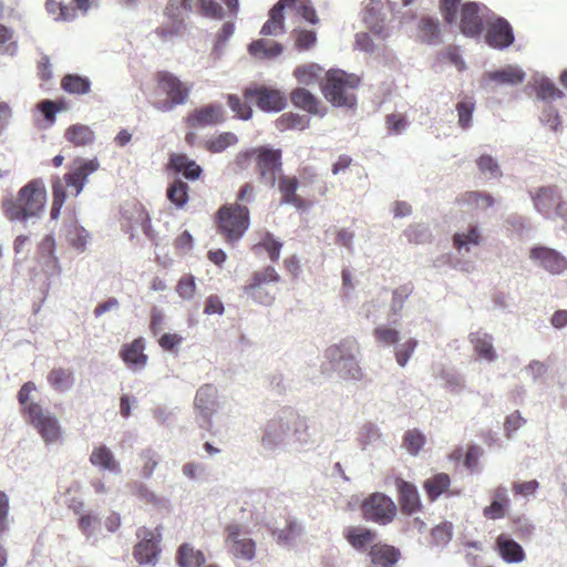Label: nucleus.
<instances>
[{
  "mask_svg": "<svg viewBox=\"0 0 567 567\" xmlns=\"http://www.w3.org/2000/svg\"><path fill=\"white\" fill-rule=\"evenodd\" d=\"M37 385L25 382L17 394L20 411L25 422L41 436L45 444H54L62 439L63 430L55 414L32 399Z\"/></svg>",
  "mask_w": 567,
  "mask_h": 567,
  "instance_id": "f257e3e1",
  "label": "nucleus"
},
{
  "mask_svg": "<svg viewBox=\"0 0 567 567\" xmlns=\"http://www.w3.org/2000/svg\"><path fill=\"white\" fill-rule=\"evenodd\" d=\"M96 159L76 161L75 166L63 177L52 178L51 219H58L68 196L76 197L86 184L89 175L99 169Z\"/></svg>",
  "mask_w": 567,
  "mask_h": 567,
  "instance_id": "f03ea898",
  "label": "nucleus"
},
{
  "mask_svg": "<svg viewBox=\"0 0 567 567\" xmlns=\"http://www.w3.org/2000/svg\"><path fill=\"white\" fill-rule=\"evenodd\" d=\"M45 203L47 189L44 183L37 178L21 187L16 198L4 200L2 209L9 220L27 221L39 217Z\"/></svg>",
  "mask_w": 567,
  "mask_h": 567,
  "instance_id": "7ed1b4c3",
  "label": "nucleus"
},
{
  "mask_svg": "<svg viewBox=\"0 0 567 567\" xmlns=\"http://www.w3.org/2000/svg\"><path fill=\"white\" fill-rule=\"evenodd\" d=\"M153 106L162 112L172 111L177 105L185 104L192 91V84L183 82L169 71L154 73Z\"/></svg>",
  "mask_w": 567,
  "mask_h": 567,
  "instance_id": "20e7f679",
  "label": "nucleus"
},
{
  "mask_svg": "<svg viewBox=\"0 0 567 567\" xmlns=\"http://www.w3.org/2000/svg\"><path fill=\"white\" fill-rule=\"evenodd\" d=\"M361 79L342 70H329L321 86L324 99L336 107L353 109L357 104L355 91Z\"/></svg>",
  "mask_w": 567,
  "mask_h": 567,
  "instance_id": "39448f33",
  "label": "nucleus"
},
{
  "mask_svg": "<svg viewBox=\"0 0 567 567\" xmlns=\"http://www.w3.org/2000/svg\"><path fill=\"white\" fill-rule=\"evenodd\" d=\"M217 233L228 244L238 241L250 226V210L241 204H224L216 212Z\"/></svg>",
  "mask_w": 567,
  "mask_h": 567,
  "instance_id": "423d86ee",
  "label": "nucleus"
},
{
  "mask_svg": "<svg viewBox=\"0 0 567 567\" xmlns=\"http://www.w3.org/2000/svg\"><path fill=\"white\" fill-rule=\"evenodd\" d=\"M280 281L281 276L275 267L266 266L262 269L252 271L241 289L252 301L262 306H270L276 300V285Z\"/></svg>",
  "mask_w": 567,
  "mask_h": 567,
  "instance_id": "0eeeda50",
  "label": "nucleus"
},
{
  "mask_svg": "<svg viewBox=\"0 0 567 567\" xmlns=\"http://www.w3.org/2000/svg\"><path fill=\"white\" fill-rule=\"evenodd\" d=\"M355 340L344 339L338 344H332L327 348L324 355L327 360L339 370L344 379L360 381L364 378V372L355 360Z\"/></svg>",
  "mask_w": 567,
  "mask_h": 567,
  "instance_id": "6e6552de",
  "label": "nucleus"
},
{
  "mask_svg": "<svg viewBox=\"0 0 567 567\" xmlns=\"http://www.w3.org/2000/svg\"><path fill=\"white\" fill-rule=\"evenodd\" d=\"M225 547L227 551L236 559L250 561L256 555V542L244 530L239 524H228L225 526Z\"/></svg>",
  "mask_w": 567,
  "mask_h": 567,
  "instance_id": "1a4fd4ad",
  "label": "nucleus"
},
{
  "mask_svg": "<svg viewBox=\"0 0 567 567\" xmlns=\"http://www.w3.org/2000/svg\"><path fill=\"white\" fill-rule=\"evenodd\" d=\"M256 171L261 183L274 187L277 175L282 169V152L279 148L258 146L256 150Z\"/></svg>",
  "mask_w": 567,
  "mask_h": 567,
  "instance_id": "9d476101",
  "label": "nucleus"
},
{
  "mask_svg": "<svg viewBox=\"0 0 567 567\" xmlns=\"http://www.w3.org/2000/svg\"><path fill=\"white\" fill-rule=\"evenodd\" d=\"M361 512L367 520L386 525L396 515V505L383 493H372L361 504Z\"/></svg>",
  "mask_w": 567,
  "mask_h": 567,
  "instance_id": "9b49d317",
  "label": "nucleus"
},
{
  "mask_svg": "<svg viewBox=\"0 0 567 567\" xmlns=\"http://www.w3.org/2000/svg\"><path fill=\"white\" fill-rule=\"evenodd\" d=\"M243 95L247 102L255 103L265 112H279L286 106V96L281 91L264 85L249 86Z\"/></svg>",
  "mask_w": 567,
  "mask_h": 567,
  "instance_id": "f8f14e48",
  "label": "nucleus"
},
{
  "mask_svg": "<svg viewBox=\"0 0 567 567\" xmlns=\"http://www.w3.org/2000/svg\"><path fill=\"white\" fill-rule=\"evenodd\" d=\"M140 542L133 548V556L140 565H155L157 556L161 551L158 539H156L154 532L142 527L136 533Z\"/></svg>",
  "mask_w": 567,
  "mask_h": 567,
  "instance_id": "ddd939ff",
  "label": "nucleus"
},
{
  "mask_svg": "<svg viewBox=\"0 0 567 567\" xmlns=\"http://www.w3.org/2000/svg\"><path fill=\"white\" fill-rule=\"evenodd\" d=\"M529 258L554 275L561 274L567 269V259L555 249L545 246L532 248Z\"/></svg>",
  "mask_w": 567,
  "mask_h": 567,
  "instance_id": "4468645a",
  "label": "nucleus"
},
{
  "mask_svg": "<svg viewBox=\"0 0 567 567\" xmlns=\"http://www.w3.org/2000/svg\"><path fill=\"white\" fill-rule=\"evenodd\" d=\"M144 351L145 340L143 337H138L132 342L122 346L120 358L128 369L133 371L142 370L148 362V355Z\"/></svg>",
  "mask_w": 567,
  "mask_h": 567,
  "instance_id": "2eb2a0df",
  "label": "nucleus"
},
{
  "mask_svg": "<svg viewBox=\"0 0 567 567\" xmlns=\"http://www.w3.org/2000/svg\"><path fill=\"white\" fill-rule=\"evenodd\" d=\"M276 183L280 193V204L291 205L297 209H306L309 206L308 202L297 194L299 181L296 176L280 175Z\"/></svg>",
  "mask_w": 567,
  "mask_h": 567,
  "instance_id": "dca6fc26",
  "label": "nucleus"
},
{
  "mask_svg": "<svg viewBox=\"0 0 567 567\" xmlns=\"http://www.w3.org/2000/svg\"><path fill=\"white\" fill-rule=\"evenodd\" d=\"M394 484L398 489V499L402 513L412 515L419 512L421 509V499L416 486L402 477H396Z\"/></svg>",
  "mask_w": 567,
  "mask_h": 567,
  "instance_id": "f3484780",
  "label": "nucleus"
},
{
  "mask_svg": "<svg viewBox=\"0 0 567 567\" xmlns=\"http://www.w3.org/2000/svg\"><path fill=\"white\" fill-rule=\"evenodd\" d=\"M290 101L296 107L319 117H323L328 113L327 106H324L315 94L305 87H297L292 90L290 93Z\"/></svg>",
  "mask_w": 567,
  "mask_h": 567,
  "instance_id": "a211bd4d",
  "label": "nucleus"
},
{
  "mask_svg": "<svg viewBox=\"0 0 567 567\" xmlns=\"http://www.w3.org/2000/svg\"><path fill=\"white\" fill-rule=\"evenodd\" d=\"M224 110L221 105L208 104L194 110L187 117L190 127H204L224 122Z\"/></svg>",
  "mask_w": 567,
  "mask_h": 567,
  "instance_id": "6ab92c4d",
  "label": "nucleus"
},
{
  "mask_svg": "<svg viewBox=\"0 0 567 567\" xmlns=\"http://www.w3.org/2000/svg\"><path fill=\"white\" fill-rule=\"evenodd\" d=\"M460 29L467 37H476L483 30L480 7L475 2H466L461 8Z\"/></svg>",
  "mask_w": 567,
  "mask_h": 567,
  "instance_id": "aec40b11",
  "label": "nucleus"
},
{
  "mask_svg": "<svg viewBox=\"0 0 567 567\" xmlns=\"http://www.w3.org/2000/svg\"><path fill=\"white\" fill-rule=\"evenodd\" d=\"M217 390L212 384L202 385L196 393L194 405L198 411L200 416L207 422L208 425L212 424V416L216 411L217 406Z\"/></svg>",
  "mask_w": 567,
  "mask_h": 567,
  "instance_id": "412c9836",
  "label": "nucleus"
},
{
  "mask_svg": "<svg viewBox=\"0 0 567 567\" xmlns=\"http://www.w3.org/2000/svg\"><path fill=\"white\" fill-rule=\"evenodd\" d=\"M485 39L492 48L504 49L514 42V34L506 20L497 19L488 27Z\"/></svg>",
  "mask_w": 567,
  "mask_h": 567,
  "instance_id": "4be33fe9",
  "label": "nucleus"
},
{
  "mask_svg": "<svg viewBox=\"0 0 567 567\" xmlns=\"http://www.w3.org/2000/svg\"><path fill=\"white\" fill-rule=\"evenodd\" d=\"M451 477L446 473H437L423 483V488L430 502H435L440 496H455L458 492L451 489Z\"/></svg>",
  "mask_w": 567,
  "mask_h": 567,
  "instance_id": "5701e85b",
  "label": "nucleus"
},
{
  "mask_svg": "<svg viewBox=\"0 0 567 567\" xmlns=\"http://www.w3.org/2000/svg\"><path fill=\"white\" fill-rule=\"evenodd\" d=\"M182 9L190 10V3L183 4V0L171 1L165 8V14L173 20L172 27H159L156 29V34L162 39L179 34L183 29V19L179 18Z\"/></svg>",
  "mask_w": 567,
  "mask_h": 567,
  "instance_id": "b1692460",
  "label": "nucleus"
},
{
  "mask_svg": "<svg viewBox=\"0 0 567 567\" xmlns=\"http://www.w3.org/2000/svg\"><path fill=\"white\" fill-rule=\"evenodd\" d=\"M168 167L176 173L183 174L189 181L198 179L203 173L202 167L194 159L182 153H172L169 155Z\"/></svg>",
  "mask_w": 567,
  "mask_h": 567,
  "instance_id": "393cba45",
  "label": "nucleus"
},
{
  "mask_svg": "<svg viewBox=\"0 0 567 567\" xmlns=\"http://www.w3.org/2000/svg\"><path fill=\"white\" fill-rule=\"evenodd\" d=\"M495 546L499 556L508 564L522 563L526 557L523 547L505 534L497 536Z\"/></svg>",
  "mask_w": 567,
  "mask_h": 567,
  "instance_id": "a878e982",
  "label": "nucleus"
},
{
  "mask_svg": "<svg viewBox=\"0 0 567 567\" xmlns=\"http://www.w3.org/2000/svg\"><path fill=\"white\" fill-rule=\"evenodd\" d=\"M227 8L230 17H236L239 10L238 0H220ZM200 13L207 18L221 20L225 17L223 7L215 0H198Z\"/></svg>",
  "mask_w": 567,
  "mask_h": 567,
  "instance_id": "bb28decb",
  "label": "nucleus"
},
{
  "mask_svg": "<svg viewBox=\"0 0 567 567\" xmlns=\"http://www.w3.org/2000/svg\"><path fill=\"white\" fill-rule=\"evenodd\" d=\"M369 556L375 566L392 567L400 559V550L394 546L377 543L370 547Z\"/></svg>",
  "mask_w": 567,
  "mask_h": 567,
  "instance_id": "cd10ccee",
  "label": "nucleus"
},
{
  "mask_svg": "<svg viewBox=\"0 0 567 567\" xmlns=\"http://www.w3.org/2000/svg\"><path fill=\"white\" fill-rule=\"evenodd\" d=\"M559 200L560 195L557 190V187H542L534 197V205L539 213L549 217L550 213L556 208Z\"/></svg>",
  "mask_w": 567,
  "mask_h": 567,
  "instance_id": "c85d7f7f",
  "label": "nucleus"
},
{
  "mask_svg": "<svg viewBox=\"0 0 567 567\" xmlns=\"http://www.w3.org/2000/svg\"><path fill=\"white\" fill-rule=\"evenodd\" d=\"M470 341L480 358L489 362L496 360L497 354L493 347V337L491 334L483 331L472 332Z\"/></svg>",
  "mask_w": 567,
  "mask_h": 567,
  "instance_id": "c756f323",
  "label": "nucleus"
},
{
  "mask_svg": "<svg viewBox=\"0 0 567 567\" xmlns=\"http://www.w3.org/2000/svg\"><path fill=\"white\" fill-rule=\"evenodd\" d=\"M176 561L179 567H202L206 558L202 550L195 549L194 546L185 543L177 549Z\"/></svg>",
  "mask_w": 567,
  "mask_h": 567,
  "instance_id": "7c9ffc66",
  "label": "nucleus"
},
{
  "mask_svg": "<svg viewBox=\"0 0 567 567\" xmlns=\"http://www.w3.org/2000/svg\"><path fill=\"white\" fill-rule=\"evenodd\" d=\"M348 543L357 550H363L377 539V533L364 527H348L344 530Z\"/></svg>",
  "mask_w": 567,
  "mask_h": 567,
  "instance_id": "2f4dec72",
  "label": "nucleus"
},
{
  "mask_svg": "<svg viewBox=\"0 0 567 567\" xmlns=\"http://www.w3.org/2000/svg\"><path fill=\"white\" fill-rule=\"evenodd\" d=\"M456 203L460 205H466L474 209H487L495 204L494 197L480 190H468L461 194L456 198Z\"/></svg>",
  "mask_w": 567,
  "mask_h": 567,
  "instance_id": "473e14b6",
  "label": "nucleus"
},
{
  "mask_svg": "<svg viewBox=\"0 0 567 567\" xmlns=\"http://www.w3.org/2000/svg\"><path fill=\"white\" fill-rule=\"evenodd\" d=\"M90 463L103 470L114 473L120 472V465L116 462L112 451L105 445L95 446L90 455Z\"/></svg>",
  "mask_w": 567,
  "mask_h": 567,
  "instance_id": "72a5a7b5",
  "label": "nucleus"
},
{
  "mask_svg": "<svg viewBox=\"0 0 567 567\" xmlns=\"http://www.w3.org/2000/svg\"><path fill=\"white\" fill-rule=\"evenodd\" d=\"M61 89L72 95H84L91 91V81L79 74H65L61 79Z\"/></svg>",
  "mask_w": 567,
  "mask_h": 567,
  "instance_id": "f704fd0d",
  "label": "nucleus"
},
{
  "mask_svg": "<svg viewBox=\"0 0 567 567\" xmlns=\"http://www.w3.org/2000/svg\"><path fill=\"white\" fill-rule=\"evenodd\" d=\"M284 48L278 42H268L264 39L252 41L248 47V52L256 58L270 59L280 55Z\"/></svg>",
  "mask_w": 567,
  "mask_h": 567,
  "instance_id": "c9c22d12",
  "label": "nucleus"
},
{
  "mask_svg": "<svg viewBox=\"0 0 567 567\" xmlns=\"http://www.w3.org/2000/svg\"><path fill=\"white\" fill-rule=\"evenodd\" d=\"M310 118L306 115H300L293 112H287L281 114L276 120V127L279 131H288V130H299L303 131L309 128Z\"/></svg>",
  "mask_w": 567,
  "mask_h": 567,
  "instance_id": "e433bc0d",
  "label": "nucleus"
},
{
  "mask_svg": "<svg viewBox=\"0 0 567 567\" xmlns=\"http://www.w3.org/2000/svg\"><path fill=\"white\" fill-rule=\"evenodd\" d=\"M64 136L74 146H86L94 141V132L83 124L71 125L66 128Z\"/></svg>",
  "mask_w": 567,
  "mask_h": 567,
  "instance_id": "4c0bfd02",
  "label": "nucleus"
},
{
  "mask_svg": "<svg viewBox=\"0 0 567 567\" xmlns=\"http://www.w3.org/2000/svg\"><path fill=\"white\" fill-rule=\"evenodd\" d=\"M64 231L70 246L80 251L85 249L90 235L82 226L76 221H71L65 225Z\"/></svg>",
  "mask_w": 567,
  "mask_h": 567,
  "instance_id": "58836bf2",
  "label": "nucleus"
},
{
  "mask_svg": "<svg viewBox=\"0 0 567 567\" xmlns=\"http://www.w3.org/2000/svg\"><path fill=\"white\" fill-rule=\"evenodd\" d=\"M48 383L59 392L69 390L73 384V372L65 368H53L48 377Z\"/></svg>",
  "mask_w": 567,
  "mask_h": 567,
  "instance_id": "ea45409f",
  "label": "nucleus"
},
{
  "mask_svg": "<svg viewBox=\"0 0 567 567\" xmlns=\"http://www.w3.org/2000/svg\"><path fill=\"white\" fill-rule=\"evenodd\" d=\"M481 243L482 235L477 226H470L466 233H456L453 236V246L458 251H470V245L478 246Z\"/></svg>",
  "mask_w": 567,
  "mask_h": 567,
  "instance_id": "a19ab883",
  "label": "nucleus"
},
{
  "mask_svg": "<svg viewBox=\"0 0 567 567\" xmlns=\"http://www.w3.org/2000/svg\"><path fill=\"white\" fill-rule=\"evenodd\" d=\"M457 113V124L462 130H468L472 126L473 113L475 111V101L473 97L464 96L455 105Z\"/></svg>",
  "mask_w": 567,
  "mask_h": 567,
  "instance_id": "79ce46f5",
  "label": "nucleus"
},
{
  "mask_svg": "<svg viewBox=\"0 0 567 567\" xmlns=\"http://www.w3.org/2000/svg\"><path fill=\"white\" fill-rule=\"evenodd\" d=\"M321 74L322 69L316 63L302 64L293 70V76L302 85L316 84L321 79Z\"/></svg>",
  "mask_w": 567,
  "mask_h": 567,
  "instance_id": "37998d69",
  "label": "nucleus"
},
{
  "mask_svg": "<svg viewBox=\"0 0 567 567\" xmlns=\"http://www.w3.org/2000/svg\"><path fill=\"white\" fill-rule=\"evenodd\" d=\"M238 143V137L231 132H224L216 136L208 138L205 142V148L210 153H221L228 147Z\"/></svg>",
  "mask_w": 567,
  "mask_h": 567,
  "instance_id": "c03bdc74",
  "label": "nucleus"
},
{
  "mask_svg": "<svg viewBox=\"0 0 567 567\" xmlns=\"http://www.w3.org/2000/svg\"><path fill=\"white\" fill-rule=\"evenodd\" d=\"M188 190L187 183L176 179L168 186L166 196L177 208H183L189 198Z\"/></svg>",
  "mask_w": 567,
  "mask_h": 567,
  "instance_id": "a18cd8bd",
  "label": "nucleus"
},
{
  "mask_svg": "<svg viewBox=\"0 0 567 567\" xmlns=\"http://www.w3.org/2000/svg\"><path fill=\"white\" fill-rule=\"evenodd\" d=\"M487 76L489 80L495 82L515 85L524 81L525 73L522 70L509 66L503 70L489 72Z\"/></svg>",
  "mask_w": 567,
  "mask_h": 567,
  "instance_id": "49530a36",
  "label": "nucleus"
},
{
  "mask_svg": "<svg viewBox=\"0 0 567 567\" xmlns=\"http://www.w3.org/2000/svg\"><path fill=\"white\" fill-rule=\"evenodd\" d=\"M255 249H264L271 261H278L282 248V243L277 240L269 231L265 233L260 241L255 245Z\"/></svg>",
  "mask_w": 567,
  "mask_h": 567,
  "instance_id": "de8ad7c7",
  "label": "nucleus"
},
{
  "mask_svg": "<svg viewBox=\"0 0 567 567\" xmlns=\"http://www.w3.org/2000/svg\"><path fill=\"white\" fill-rule=\"evenodd\" d=\"M534 90L537 97L543 101H553L564 96V93L547 79L535 82Z\"/></svg>",
  "mask_w": 567,
  "mask_h": 567,
  "instance_id": "09e8293b",
  "label": "nucleus"
},
{
  "mask_svg": "<svg viewBox=\"0 0 567 567\" xmlns=\"http://www.w3.org/2000/svg\"><path fill=\"white\" fill-rule=\"evenodd\" d=\"M37 109L42 113L49 125H53L56 120V113L66 109L64 101L42 100L37 104Z\"/></svg>",
  "mask_w": 567,
  "mask_h": 567,
  "instance_id": "8fccbe9b",
  "label": "nucleus"
},
{
  "mask_svg": "<svg viewBox=\"0 0 567 567\" xmlns=\"http://www.w3.org/2000/svg\"><path fill=\"white\" fill-rule=\"evenodd\" d=\"M475 163L480 173L488 178H499L503 175L497 161L488 154L481 155Z\"/></svg>",
  "mask_w": 567,
  "mask_h": 567,
  "instance_id": "3c124183",
  "label": "nucleus"
},
{
  "mask_svg": "<svg viewBox=\"0 0 567 567\" xmlns=\"http://www.w3.org/2000/svg\"><path fill=\"white\" fill-rule=\"evenodd\" d=\"M285 8L293 10L301 16L306 21L317 24L319 22L318 16L309 0H295L285 3Z\"/></svg>",
  "mask_w": 567,
  "mask_h": 567,
  "instance_id": "603ef678",
  "label": "nucleus"
},
{
  "mask_svg": "<svg viewBox=\"0 0 567 567\" xmlns=\"http://www.w3.org/2000/svg\"><path fill=\"white\" fill-rule=\"evenodd\" d=\"M414 287L411 282L395 288L392 292L391 311L398 315L402 311L404 302L412 295Z\"/></svg>",
  "mask_w": 567,
  "mask_h": 567,
  "instance_id": "864d4df0",
  "label": "nucleus"
},
{
  "mask_svg": "<svg viewBox=\"0 0 567 567\" xmlns=\"http://www.w3.org/2000/svg\"><path fill=\"white\" fill-rule=\"evenodd\" d=\"M425 444V436L416 429L409 430L403 436V446L406 451L416 455Z\"/></svg>",
  "mask_w": 567,
  "mask_h": 567,
  "instance_id": "5fc2aeb1",
  "label": "nucleus"
},
{
  "mask_svg": "<svg viewBox=\"0 0 567 567\" xmlns=\"http://www.w3.org/2000/svg\"><path fill=\"white\" fill-rule=\"evenodd\" d=\"M140 460L142 462L141 475L144 478H150L153 475L159 462L157 453L151 449L144 450L140 454Z\"/></svg>",
  "mask_w": 567,
  "mask_h": 567,
  "instance_id": "6e6d98bb",
  "label": "nucleus"
},
{
  "mask_svg": "<svg viewBox=\"0 0 567 567\" xmlns=\"http://www.w3.org/2000/svg\"><path fill=\"white\" fill-rule=\"evenodd\" d=\"M404 236L409 243L419 245L427 241L431 237V234L427 227L416 224L410 225L404 230Z\"/></svg>",
  "mask_w": 567,
  "mask_h": 567,
  "instance_id": "4d7b16f0",
  "label": "nucleus"
},
{
  "mask_svg": "<svg viewBox=\"0 0 567 567\" xmlns=\"http://www.w3.org/2000/svg\"><path fill=\"white\" fill-rule=\"evenodd\" d=\"M176 292L183 299H192L196 293L195 277L190 274L182 276L176 285Z\"/></svg>",
  "mask_w": 567,
  "mask_h": 567,
  "instance_id": "13d9d810",
  "label": "nucleus"
},
{
  "mask_svg": "<svg viewBox=\"0 0 567 567\" xmlns=\"http://www.w3.org/2000/svg\"><path fill=\"white\" fill-rule=\"evenodd\" d=\"M293 35H295V45L299 51H305V50L311 49L317 41L316 33L310 30H305V29L295 30Z\"/></svg>",
  "mask_w": 567,
  "mask_h": 567,
  "instance_id": "bf43d9fd",
  "label": "nucleus"
},
{
  "mask_svg": "<svg viewBox=\"0 0 567 567\" xmlns=\"http://www.w3.org/2000/svg\"><path fill=\"white\" fill-rule=\"evenodd\" d=\"M228 106L241 120H249L252 115L251 107L247 102H243L237 95L229 94L227 96Z\"/></svg>",
  "mask_w": 567,
  "mask_h": 567,
  "instance_id": "052dcab7",
  "label": "nucleus"
},
{
  "mask_svg": "<svg viewBox=\"0 0 567 567\" xmlns=\"http://www.w3.org/2000/svg\"><path fill=\"white\" fill-rule=\"evenodd\" d=\"M422 38L425 42H433L439 35V23L433 18H422L419 24Z\"/></svg>",
  "mask_w": 567,
  "mask_h": 567,
  "instance_id": "680f3d73",
  "label": "nucleus"
},
{
  "mask_svg": "<svg viewBox=\"0 0 567 567\" xmlns=\"http://www.w3.org/2000/svg\"><path fill=\"white\" fill-rule=\"evenodd\" d=\"M373 336L378 342L385 346L394 344L400 339L399 331L386 326L375 328Z\"/></svg>",
  "mask_w": 567,
  "mask_h": 567,
  "instance_id": "e2e57ef3",
  "label": "nucleus"
},
{
  "mask_svg": "<svg viewBox=\"0 0 567 567\" xmlns=\"http://www.w3.org/2000/svg\"><path fill=\"white\" fill-rule=\"evenodd\" d=\"M255 199L256 186L251 182H246L239 187L236 194V202L234 204H241L248 207V205L254 203Z\"/></svg>",
  "mask_w": 567,
  "mask_h": 567,
  "instance_id": "0e129e2a",
  "label": "nucleus"
},
{
  "mask_svg": "<svg viewBox=\"0 0 567 567\" xmlns=\"http://www.w3.org/2000/svg\"><path fill=\"white\" fill-rule=\"evenodd\" d=\"M416 346L417 341L411 338L401 344V347L395 351V360L400 367L406 365Z\"/></svg>",
  "mask_w": 567,
  "mask_h": 567,
  "instance_id": "69168bd1",
  "label": "nucleus"
},
{
  "mask_svg": "<svg viewBox=\"0 0 567 567\" xmlns=\"http://www.w3.org/2000/svg\"><path fill=\"white\" fill-rule=\"evenodd\" d=\"M461 0H441L440 10L444 21L449 24L456 21V13Z\"/></svg>",
  "mask_w": 567,
  "mask_h": 567,
  "instance_id": "338daca9",
  "label": "nucleus"
},
{
  "mask_svg": "<svg viewBox=\"0 0 567 567\" xmlns=\"http://www.w3.org/2000/svg\"><path fill=\"white\" fill-rule=\"evenodd\" d=\"M511 522L513 525L514 533L520 539H524L532 535L534 527L524 517H516V518H513Z\"/></svg>",
  "mask_w": 567,
  "mask_h": 567,
  "instance_id": "774afa93",
  "label": "nucleus"
}]
</instances>
